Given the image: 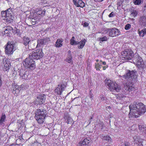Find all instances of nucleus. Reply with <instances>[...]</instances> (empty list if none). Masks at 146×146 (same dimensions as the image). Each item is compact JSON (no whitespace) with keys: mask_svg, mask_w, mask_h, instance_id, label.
Returning <instances> with one entry per match:
<instances>
[{"mask_svg":"<svg viewBox=\"0 0 146 146\" xmlns=\"http://www.w3.org/2000/svg\"><path fill=\"white\" fill-rule=\"evenodd\" d=\"M13 28L10 26L6 27L5 30L4 31V35L6 36H10L11 34Z\"/></svg>","mask_w":146,"mask_h":146,"instance_id":"obj_19","label":"nucleus"},{"mask_svg":"<svg viewBox=\"0 0 146 146\" xmlns=\"http://www.w3.org/2000/svg\"><path fill=\"white\" fill-rule=\"evenodd\" d=\"M138 32L139 36L143 37L144 35L146 34V28H144L140 31L139 30Z\"/></svg>","mask_w":146,"mask_h":146,"instance_id":"obj_30","label":"nucleus"},{"mask_svg":"<svg viewBox=\"0 0 146 146\" xmlns=\"http://www.w3.org/2000/svg\"><path fill=\"white\" fill-rule=\"evenodd\" d=\"M139 23L143 26H146V17L144 15L141 16L139 19Z\"/></svg>","mask_w":146,"mask_h":146,"instance_id":"obj_20","label":"nucleus"},{"mask_svg":"<svg viewBox=\"0 0 146 146\" xmlns=\"http://www.w3.org/2000/svg\"><path fill=\"white\" fill-rule=\"evenodd\" d=\"M124 88L126 91H132L135 89L134 85L132 83H126L124 85Z\"/></svg>","mask_w":146,"mask_h":146,"instance_id":"obj_15","label":"nucleus"},{"mask_svg":"<svg viewBox=\"0 0 146 146\" xmlns=\"http://www.w3.org/2000/svg\"><path fill=\"white\" fill-rule=\"evenodd\" d=\"M50 41V38L46 37L45 38L38 40V42L41 45H44L48 44Z\"/></svg>","mask_w":146,"mask_h":146,"instance_id":"obj_17","label":"nucleus"},{"mask_svg":"<svg viewBox=\"0 0 146 146\" xmlns=\"http://www.w3.org/2000/svg\"><path fill=\"white\" fill-rule=\"evenodd\" d=\"M75 37L74 36H72L70 40V44L72 45H76L78 44V42L76 41L75 40Z\"/></svg>","mask_w":146,"mask_h":146,"instance_id":"obj_32","label":"nucleus"},{"mask_svg":"<svg viewBox=\"0 0 146 146\" xmlns=\"http://www.w3.org/2000/svg\"><path fill=\"white\" fill-rule=\"evenodd\" d=\"M108 39L106 36H104L102 37H100L99 38V40L100 41L103 42L104 41H106Z\"/></svg>","mask_w":146,"mask_h":146,"instance_id":"obj_38","label":"nucleus"},{"mask_svg":"<svg viewBox=\"0 0 146 146\" xmlns=\"http://www.w3.org/2000/svg\"><path fill=\"white\" fill-rule=\"evenodd\" d=\"M11 11L9 10V9H7L5 11H2L1 12V14L2 17H3L4 19H5L6 17L8 15V13H10Z\"/></svg>","mask_w":146,"mask_h":146,"instance_id":"obj_29","label":"nucleus"},{"mask_svg":"<svg viewBox=\"0 0 146 146\" xmlns=\"http://www.w3.org/2000/svg\"><path fill=\"white\" fill-rule=\"evenodd\" d=\"M115 13L113 12H112L108 15L109 17H112L114 16Z\"/></svg>","mask_w":146,"mask_h":146,"instance_id":"obj_43","label":"nucleus"},{"mask_svg":"<svg viewBox=\"0 0 146 146\" xmlns=\"http://www.w3.org/2000/svg\"><path fill=\"white\" fill-rule=\"evenodd\" d=\"M2 81L1 80V76H0V88L1 87L2 84Z\"/></svg>","mask_w":146,"mask_h":146,"instance_id":"obj_50","label":"nucleus"},{"mask_svg":"<svg viewBox=\"0 0 146 146\" xmlns=\"http://www.w3.org/2000/svg\"><path fill=\"white\" fill-rule=\"evenodd\" d=\"M139 129L140 131H144L145 127L143 125H139Z\"/></svg>","mask_w":146,"mask_h":146,"instance_id":"obj_39","label":"nucleus"},{"mask_svg":"<svg viewBox=\"0 0 146 146\" xmlns=\"http://www.w3.org/2000/svg\"><path fill=\"white\" fill-rule=\"evenodd\" d=\"M133 61L134 64L137 66L139 68H143L144 67V63L142 58L138 56H135L133 58Z\"/></svg>","mask_w":146,"mask_h":146,"instance_id":"obj_12","label":"nucleus"},{"mask_svg":"<svg viewBox=\"0 0 146 146\" xmlns=\"http://www.w3.org/2000/svg\"><path fill=\"white\" fill-rule=\"evenodd\" d=\"M11 86L12 92L15 96H17L19 94L20 91L25 88V86L23 84L19 86L14 83H13Z\"/></svg>","mask_w":146,"mask_h":146,"instance_id":"obj_6","label":"nucleus"},{"mask_svg":"<svg viewBox=\"0 0 146 146\" xmlns=\"http://www.w3.org/2000/svg\"><path fill=\"white\" fill-rule=\"evenodd\" d=\"M15 45L12 41H9L5 46V54L8 56L13 54L15 50L14 47Z\"/></svg>","mask_w":146,"mask_h":146,"instance_id":"obj_9","label":"nucleus"},{"mask_svg":"<svg viewBox=\"0 0 146 146\" xmlns=\"http://www.w3.org/2000/svg\"><path fill=\"white\" fill-rule=\"evenodd\" d=\"M75 5L77 7H80L82 8L84 7L85 5V3L81 0H78Z\"/></svg>","mask_w":146,"mask_h":146,"instance_id":"obj_27","label":"nucleus"},{"mask_svg":"<svg viewBox=\"0 0 146 146\" xmlns=\"http://www.w3.org/2000/svg\"><path fill=\"white\" fill-rule=\"evenodd\" d=\"M108 66L107 65H106L105 66H103L102 67H103V70H105L107 68H108Z\"/></svg>","mask_w":146,"mask_h":146,"instance_id":"obj_48","label":"nucleus"},{"mask_svg":"<svg viewBox=\"0 0 146 146\" xmlns=\"http://www.w3.org/2000/svg\"><path fill=\"white\" fill-rule=\"evenodd\" d=\"M129 108L130 111L128 114V117L130 119H133L139 117L140 115L136 111L135 109L133 108L132 104L130 105Z\"/></svg>","mask_w":146,"mask_h":146,"instance_id":"obj_11","label":"nucleus"},{"mask_svg":"<svg viewBox=\"0 0 146 146\" xmlns=\"http://www.w3.org/2000/svg\"><path fill=\"white\" fill-rule=\"evenodd\" d=\"M92 119V117H90V122L89 124H90L91 122V119Z\"/></svg>","mask_w":146,"mask_h":146,"instance_id":"obj_53","label":"nucleus"},{"mask_svg":"<svg viewBox=\"0 0 146 146\" xmlns=\"http://www.w3.org/2000/svg\"><path fill=\"white\" fill-rule=\"evenodd\" d=\"M122 57L123 60H130L133 58L134 54L130 49H126L122 52Z\"/></svg>","mask_w":146,"mask_h":146,"instance_id":"obj_8","label":"nucleus"},{"mask_svg":"<svg viewBox=\"0 0 146 146\" xmlns=\"http://www.w3.org/2000/svg\"><path fill=\"white\" fill-rule=\"evenodd\" d=\"M105 31L109 36L112 37L117 36L120 34L119 30L115 28L107 29Z\"/></svg>","mask_w":146,"mask_h":146,"instance_id":"obj_10","label":"nucleus"},{"mask_svg":"<svg viewBox=\"0 0 146 146\" xmlns=\"http://www.w3.org/2000/svg\"><path fill=\"white\" fill-rule=\"evenodd\" d=\"M72 121L73 120L70 117H68V118L67 120L66 121V123H67L68 124H70L71 123H72Z\"/></svg>","mask_w":146,"mask_h":146,"instance_id":"obj_41","label":"nucleus"},{"mask_svg":"<svg viewBox=\"0 0 146 146\" xmlns=\"http://www.w3.org/2000/svg\"><path fill=\"white\" fill-rule=\"evenodd\" d=\"M131 15L132 17H135L138 14V12L136 10L133 9L130 11Z\"/></svg>","mask_w":146,"mask_h":146,"instance_id":"obj_33","label":"nucleus"},{"mask_svg":"<svg viewBox=\"0 0 146 146\" xmlns=\"http://www.w3.org/2000/svg\"><path fill=\"white\" fill-rule=\"evenodd\" d=\"M19 75L22 79L26 80L28 78V75L26 74L24 71H20Z\"/></svg>","mask_w":146,"mask_h":146,"instance_id":"obj_28","label":"nucleus"},{"mask_svg":"<svg viewBox=\"0 0 146 146\" xmlns=\"http://www.w3.org/2000/svg\"><path fill=\"white\" fill-rule=\"evenodd\" d=\"M73 2L74 4V5L76 3V2H77V0H73Z\"/></svg>","mask_w":146,"mask_h":146,"instance_id":"obj_51","label":"nucleus"},{"mask_svg":"<svg viewBox=\"0 0 146 146\" xmlns=\"http://www.w3.org/2000/svg\"><path fill=\"white\" fill-rule=\"evenodd\" d=\"M33 58H27L24 60L23 64L25 67L31 70L34 69L35 67V61L33 60Z\"/></svg>","mask_w":146,"mask_h":146,"instance_id":"obj_4","label":"nucleus"},{"mask_svg":"<svg viewBox=\"0 0 146 146\" xmlns=\"http://www.w3.org/2000/svg\"><path fill=\"white\" fill-rule=\"evenodd\" d=\"M106 146H111L109 145H106Z\"/></svg>","mask_w":146,"mask_h":146,"instance_id":"obj_57","label":"nucleus"},{"mask_svg":"<svg viewBox=\"0 0 146 146\" xmlns=\"http://www.w3.org/2000/svg\"><path fill=\"white\" fill-rule=\"evenodd\" d=\"M101 98L102 100H104L105 99V98L103 95L101 97Z\"/></svg>","mask_w":146,"mask_h":146,"instance_id":"obj_52","label":"nucleus"},{"mask_svg":"<svg viewBox=\"0 0 146 146\" xmlns=\"http://www.w3.org/2000/svg\"><path fill=\"white\" fill-rule=\"evenodd\" d=\"M46 99V95L43 94H39L36 97V98L34 101V103L37 106H38L44 104Z\"/></svg>","mask_w":146,"mask_h":146,"instance_id":"obj_7","label":"nucleus"},{"mask_svg":"<svg viewBox=\"0 0 146 146\" xmlns=\"http://www.w3.org/2000/svg\"><path fill=\"white\" fill-rule=\"evenodd\" d=\"M31 42L29 38L27 37L24 36L23 38V43L25 46L28 45Z\"/></svg>","mask_w":146,"mask_h":146,"instance_id":"obj_25","label":"nucleus"},{"mask_svg":"<svg viewBox=\"0 0 146 146\" xmlns=\"http://www.w3.org/2000/svg\"><path fill=\"white\" fill-rule=\"evenodd\" d=\"M72 57L71 55H70L67 59V61L68 63H71L72 62Z\"/></svg>","mask_w":146,"mask_h":146,"instance_id":"obj_42","label":"nucleus"},{"mask_svg":"<svg viewBox=\"0 0 146 146\" xmlns=\"http://www.w3.org/2000/svg\"><path fill=\"white\" fill-rule=\"evenodd\" d=\"M133 104V108L135 109L136 111L140 115L144 114L146 111L145 105L141 103H137L134 102Z\"/></svg>","mask_w":146,"mask_h":146,"instance_id":"obj_3","label":"nucleus"},{"mask_svg":"<svg viewBox=\"0 0 146 146\" xmlns=\"http://www.w3.org/2000/svg\"><path fill=\"white\" fill-rule=\"evenodd\" d=\"M76 98H74V100Z\"/></svg>","mask_w":146,"mask_h":146,"instance_id":"obj_59","label":"nucleus"},{"mask_svg":"<svg viewBox=\"0 0 146 146\" xmlns=\"http://www.w3.org/2000/svg\"><path fill=\"white\" fill-rule=\"evenodd\" d=\"M66 87V86L63 83L59 84L55 88L54 90V92L58 95H60L63 91L65 90Z\"/></svg>","mask_w":146,"mask_h":146,"instance_id":"obj_14","label":"nucleus"},{"mask_svg":"<svg viewBox=\"0 0 146 146\" xmlns=\"http://www.w3.org/2000/svg\"><path fill=\"white\" fill-rule=\"evenodd\" d=\"M16 33L18 35H20L21 34V33L20 32V31L19 29H17L16 31Z\"/></svg>","mask_w":146,"mask_h":146,"instance_id":"obj_44","label":"nucleus"},{"mask_svg":"<svg viewBox=\"0 0 146 146\" xmlns=\"http://www.w3.org/2000/svg\"><path fill=\"white\" fill-rule=\"evenodd\" d=\"M109 108H111V107L109 106Z\"/></svg>","mask_w":146,"mask_h":146,"instance_id":"obj_58","label":"nucleus"},{"mask_svg":"<svg viewBox=\"0 0 146 146\" xmlns=\"http://www.w3.org/2000/svg\"><path fill=\"white\" fill-rule=\"evenodd\" d=\"M11 12L8 13V15L5 19L6 20V22L8 23H11L13 22V17L11 14Z\"/></svg>","mask_w":146,"mask_h":146,"instance_id":"obj_23","label":"nucleus"},{"mask_svg":"<svg viewBox=\"0 0 146 146\" xmlns=\"http://www.w3.org/2000/svg\"><path fill=\"white\" fill-rule=\"evenodd\" d=\"M93 96H90V98L93 99Z\"/></svg>","mask_w":146,"mask_h":146,"instance_id":"obj_55","label":"nucleus"},{"mask_svg":"<svg viewBox=\"0 0 146 146\" xmlns=\"http://www.w3.org/2000/svg\"><path fill=\"white\" fill-rule=\"evenodd\" d=\"M4 66L3 70L4 71H7L11 67V64L9 59H7L4 60Z\"/></svg>","mask_w":146,"mask_h":146,"instance_id":"obj_16","label":"nucleus"},{"mask_svg":"<svg viewBox=\"0 0 146 146\" xmlns=\"http://www.w3.org/2000/svg\"><path fill=\"white\" fill-rule=\"evenodd\" d=\"M86 41L85 39L81 40L79 42H78L79 45L78 48L79 49H82L85 45Z\"/></svg>","mask_w":146,"mask_h":146,"instance_id":"obj_24","label":"nucleus"},{"mask_svg":"<svg viewBox=\"0 0 146 146\" xmlns=\"http://www.w3.org/2000/svg\"><path fill=\"white\" fill-rule=\"evenodd\" d=\"M102 67L101 64L99 63L95 64V67L97 70H100V69Z\"/></svg>","mask_w":146,"mask_h":146,"instance_id":"obj_35","label":"nucleus"},{"mask_svg":"<svg viewBox=\"0 0 146 146\" xmlns=\"http://www.w3.org/2000/svg\"><path fill=\"white\" fill-rule=\"evenodd\" d=\"M102 138L104 140H106L108 142H111V139L110 137L108 135H102Z\"/></svg>","mask_w":146,"mask_h":146,"instance_id":"obj_31","label":"nucleus"},{"mask_svg":"<svg viewBox=\"0 0 146 146\" xmlns=\"http://www.w3.org/2000/svg\"><path fill=\"white\" fill-rule=\"evenodd\" d=\"M70 117L68 115H65L64 117V118L65 119V121H66L67 119H68V117Z\"/></svg>","mask_w":146,"mask_h":146,"instance_id":"obj_46","label":"nucleus"},{"mask_svg":"<svg viewBox=\"0 0 146 146\" xmlns=\"http://www.w3.org/2000/svg\"><path fill=\"white\" fill-rule=\"evenodd\" d=\"M36 14L40 17H42L44 15L45 11L40 8L36 9Z\"/></svg>","mask_w":146,"mask_h":146,"instance_id":"obj_22","label":"nucleus"},{"mask_svg":"<svg viewBox=\"0 0 146 146\" xmlns=\"http://www.w3.org/2000/svg\"><path fill=\"white\" fill-rule=\"evenodd\" d=\"M125 146H130V143L129 142H125Z\"/></svg>","mask_w":146,"mask_h":146,"instance_id":"obj_47","label":"nucleus"},{"mask_svg":"<svg viewBox=\"0 0 146 146\" xmlns=\"http://www.w3.org/2000/svg\"><path fill=\"white\" fill-rule=\"evenodd\" d=\"M89 24L86 22H85L84 23V27H87L88 26Z\"/></svg>","mask_w":146,"mask_h":146,"instance_id":"obj_45","label":"nucleus"},{"mask_svg":"<svg viewBox=\"0 0 146 146\" xmlns=\"http://www.w3.org/2000/svg\"><path fill=\"white\" fill-rule=\"evenodd\" d=\"M35 118L40 125L44 123L47 114V111L44 109H37L35 111Z\"/></svg>","mask_w":146,"mask_h":146,"instance_id":"obj_1","label":"nucleus"},{"mask_svg":"<svg viewBox=\"0 0 146 146\" xmlns=\"http://www.w3.org/2000/svg\"><path fill=\"white\" fill-rule=\"evenodd\" d=\"M91 141L90 138L89 137H87L81 142V146H88Z\"/></svg>","mask_w":146,"mask_h":146,"instance_id":"obj_21","label":"nucleus"},{"mask_svg":"<svg viewBox=\"0 0 146 146\" xmlns=\"http://www.w3.org/2000/svg\"><path fill=\"white\" fill-rule=\"evenodd\" d=\"M141 0H133V2L135 5H139L141 3Z\"/></svg>","mask_w":146,"mask_h":146,"instance_id":"obj_37","label":"nucleus"},{"mask_svg":"<svg viewBox=\"0 0 146 146\" xmlns=\"http://www.w3.org/2000/svg\"><path fill=\"white\" fill-rule=\"evenodd\" d=\"M10 146H16L15 145H10Z\"/></svg>","mask_w":146,"mask_h":146,"instance_id":"obj_54","label":"nucleus"},{"mask_svg":"<svg viewBox=\"0 0 146 146\" xmlns=\"http://www.w3.org/2000/svg\"><path fill=\"white\" fill-rule=\"evenodd\" d=\"M29 55V58L38 60L42 58L44 55L41 49H38L33 52Z\"/></svg>","mask_w":146,"mask_h":146,"instance_id":"obj_5","label":"nucleus"},{"mask_svg":"<svg viewBox=\"0 0 146 146\" xmlns=\"http://www.w3.org/2000/svg\"><path fill=\"white\" fill-rule=\"evenodd\" d=\"M63 40L62 39H58L55 42V46L57 48H59L62 46Z\"/></svg>","mask_w":146,"mask_h":146,"instance_id":"obj_26","label":"nucleus"},{"mask_svg":"<svg viewBox=\"0 0 146 146\" xmlns=\"http://www.w3.org/2000/svg\"><path fill=\"white\" fill-rule=\"evenodd\" d=\"M143 140L139 137H136L134 140V146H143Z\"/></svg>","mask_w":146,"mask_h":146,"instance_id":"obj_18","label":"nucleus"},{"mask_svg":"<svg viewBox=\"0 0 146 146\" xmlns=\"http://www.w3.org/2000/svg\"><path fill=\"white\" fill-rule=\"evenodd\" d=\"M125 79H133L137 77L135 72L133 70L131 71L127 70L125 75L121 76Z\"/></svg>","mask_w":146,"mask_h":146,"instance_id":"obj_13","label":"nucleus"},{"mask_svg":"<svg viewBox=\"0 0 146 146\" xmlns=\"http://www.w3.org/2000/svg\"><path fill=\"white\" fill-rule=\"evenodd\" d=\"M116 97L117 99L121 100L123 98L125 97L122 94H119L116 95Z\"/></svg>","mask_w":146,"mask_h":146,"instance_id":"obj_36","label":"nucleus"},{"mask_svg":"<svg viewBox=\"0 0 146 146\" xmlns=\"http://www.w3.org/2000/svg\"><path fill=\"white\" fill-rule=\"evenodd\" d=\"M96 61L97 62H98L99 61V60L98 59H97L96 60Z\"/></svg>","mask_w":146,"mask_h":146,"instance_id":"obj_56","label":"nucleus"},{"mask_svg":"<svg viewBox=\"0 0 146 146\" xmlns=\"http://www.w3.org/2000/svg\"><path fill=\"white\" fill-rule=\"evenodd\" d=\"M105 82L106 84L108 86V88L111 92L115 90L118 92L121 89L120 86L115 82L108 79L106 80Z\"/></svg>","mask_w":146,"mask_h":146,"instance_id":"obj_2","label":"nucleus"},{"mask_svg":"<svg viewBox=\"0 0 146 146\" xmlns=\"http://www.w3.org/2000/svg\"><path fill=\"white\" fill-rule=\"evenodd\" d=\"M5 118L6 116L5 114L2 113L0 120V124H2L3 122L5 121Z\"/></svg>","mask_w":146,"mask_h":146,"instance_id":"obj_34","label":"nucleus"},{"mask_svg":"<svg viewBox=\"0 0 146 146\" xmlns=\"http://www.w3.org/2000/svg\"><path fill=\"white\" fill-rule=\"evenodd\" d=\"M131 27V25L129 24H126L124 28L126 30L129 29Z\"/></svg>","mask_w":146,"mask_h":146,"instance_id":"obj_40","label":"nucleus"},{"mask_svg":"<svg viewBox=\"0 0 146 146\" xmlns=\"http://www.w3.org/2000/svg\"><path fill=\"white\" fill-rule=\"evenodd\" d=\"M100 62H101L102 63V64H103L104 65H106V62L105 61H102V60H100Z\"/></svg>","mask_w":146,"mask_h":146,"instance_id":"obj_49","label":"nucleus"}]
</instances>
